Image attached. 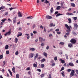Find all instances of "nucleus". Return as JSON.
Listing matches in <instances>:
<instances>
[{"label":"nucleus","instance_id":"obj_25","mask_svg":"<svg viewBox=\"0 0 78 78\" xmlns=\"http://www.w3.org/2000/svg\"><path fill=\"white\" fill-rule=\"evenodd\" d=\"M27 19H33V16H28L27 17Z\"/></svg>","mask_w":78,"mask_h":78},{"label":"nucleus","instance_id":"obj_3","mask_svg":"<svg viewBox=\"0 0 78 78\" xmlns=\"http://www.w3.org/2000/svg\"><path fill=\"white\" fill-rule=\"evenodd\" d=\"M58 13V11H56L55 13V15H57L56 16V17H58V16H62L63 15V14H61V13Z\"/></svg>","mask_w":78,"mask_h":78},{"label":"nucleus","instance_id":"obj_39","mask_svg":"<svg viewBox=\"0 0 78 78\" xmlns=\"http://www.w3.org/2000/svg\"><path fill=\"white\" fill-rule=\"evenodd\" d=\"M44 74H41V78H43V77H44Z\"/></svg>","mask_w":78,"mask_h":78},{"label":"nucleus","instance_id":"obj_62","mask_svg":"<svg viewBox=\"0 0 78 78\" xmlns=\"http://www.w3.org/2000/svg\"><path fill=\"white\" fill-rule=\"evenodd\" d=\"M76 73H77V75H78V70H76Z\"/></svg>","mask_w":78,"mask_h":78},{"label":"nucleus","instance_id":"obj_29","mask_svg":"<svg viewBox=\"0 0 78 78\" xmlns=\"http://www.w3.org/2000/svg\"><path fill=\"white\" fill-rule=\"evenodd\" d=\"M33 66L35 67H37V65L35 63H34L33 64Z\"/></svg>","mask_w":78,"mask_h":78},{"label":"nucleus","instance_id":"obj_22","mask_svg":"<svg viewBox=\"0 0 78 78\" xmlns=\"http://www.w3.org/2000/svg\"><path fill=\"white\" fill-rule=\"evenodd\" d=\"M8 48H9V46L8 45H6L5 46V49H8Z\"/></svg>","mask_w":78,"mask_h":78},{"label":"nucleus","instance_id":"obj_12","mask_svg":"<svg viewBox=\"0 0 78 78\" xmlns=\"http://www.w3.org/2000/svg\"><path fill=\"white\" fill-rule=\"evenodd\" d=\"M29 56L30 57H31V58H33V57L34 56V54H33V53H31L29 54Z\"/></svg>","mask_w":78,"mask_h":78},{"label":"nucleus","instance_id":"obj_8","mask_svg":"<svg viewBox=\"0 0 78 78\" xmlns=\"http://www.w3.org/2000/svg\"><path fill=\"white\" fill-rule=\"evenodd\" d=\"M66 15L67 16H73V14L72 13L70 12H67L66 13Z\"/></svg>","mask_w":78,"mask_h":78},{"label":"nucleus","instance_id":"obj_16","mask_svg":"<svg viewBox=\"0 0 78 78\" xmlns=\"http://www.w3.org/2000/svg\"><path fill=\"white\" fill-rule=\"evenodd\" d=\"M74 27L75 28L77 29L78 28V25L77 24H74Z\"/></svg>","mask_w":78,"mask_h":78},{"label":"nucleus","instance_id":"obj_30","mask_svg":"<svg viewBox=\"0 0 78 78\" xmlns=\"http://www.w3.org/2000/svg\"><path fill=\"white\" fill-rule=\"evenodd\" d=\"M69 23H71V22L72 21L71 20V19L70 18H69L68 19Z\"/></svg>","mask_w":78,"mask_h":78},{"label":"nucleus","instance_id":"obj_42","mask_svg":"<svg viewBox=\"0 0 78 78\" xmlns=\"http://www.w3.org/2000/svg\"><path fill=\"white\" fill-rule=\"evenodd\" d=\"M16 78H19V74H16Z\"/></svg>","mask_w":78,"mask_h":78},{"label":"nucleus","instance_id":"obj_63","mask_svg":"<svg viewBox=\"0 0 78 78\" xmlns=\"http://www.w3.org/2000/svg\"><path fill=\"white\" fill-rule=\"evenodd\" d=\"M44 31L45 32H47V30L45 29V28H44Z\"/></svg>","mask_w":78,"mask_h":78},{"label":"nucleus","instance_id":"obj_15","mask_svg":"<svg viewBox=\"0 0 78 78\" xmlns=\"http://www.w3.org/2000/svg\"><path fill=\"white\" fill-rule=\"evenodd\" d=\"M59 61H61V63L62 64H64V63H65V61L61 59H59Z\"/></svg>","mask_w":78,"mask_h":78},{"label":"nucleus","instance_id":"obj_36","mask_svg":"<svg viewBox=\"0 0 78 78\" xmlns=\"http://www.w3.org/2000/svg\"><path fill=\"white\" fill-rule=\"evenodd\" d=\"M53 8H51V10H50V11L51 12H53Z\"/></svg>","mask_w":78,"mask_h":78},{"label":"nucleus","instance_id":"obj_19","mask_svg":"<svg viewBox=\"0 0 78 78\" xmlns=\"http://www.w3.org/2000/svg\"><path fill=\"white\" fill-rule=\"evenodd\" d=\"M38 57V54H36V56L34 57V60H36V58H37Z\"/></svg>","mask_w":78,"mask_h":78},{"label":"nucleus","instance_id":"obj_56","mask_svg":"<svg viewBox=\"0 0 78 78\" xmlns=\"http://www.w3.org/2000/svg\"><path fill=\"white\" fill-rule=\"evenodd\" d=\"M37 71H38L39 72H41V70L40 69H37Z\"/></svg>","mask_w":78,"mask_h":78},{"label":"nucleus","instance_id":"obj_2","mask_svg":"<svg viewBox=\"0 0 78 78\" xmlns=\"http://www.w3.org/2000/svg\"><path fill=\"white\" fill-rule=\"evenodd\" d=\"M74 75H75V71L72 69L70 73L69 76L70 77H72V76H73Z\"/></svg>","mask_w":78,"mask_h":78},{"label":"nucleus","instance_id":"obj_40","mask_svg":"<svg viewBox=\"0 0 78 78\" xmlns=\"http://www.w3.org/2000/svg\"><path fill=\"white\" fill-rule=\"evenodd\" d=\"M6 20V19H4V20H2L1 21L2 22H5V21Z\"/></svg>","mask_w":78,"mask_h":78},{"label":"nucleus","instance_id":"obj_53","mask_svg":"<svg viewBox=\"0 0 78 78\" xmlns=\"http://www.w3.org/2000/svg\"><path fill=\"white\" fill-rule=\"evenodd\" d=\"M2 58H3V55H0V59H2Z\"/></svg>","mask_w":78,"mask_h":78},{"label":"nucleus","instance_id":"obj_54","mask_svg":"<svg viewBox=\"0 0 78 78\" xmlns=\"http://www.w3.org/2000/svg\"><path fill=\"white\" fill-rule=\"evenodd\" d=\"M33 33L34 34H37V31H34Z\"/></svg>","mask_w":78,"mask_h":78},{"label":"nucleus","instance_id":"obj_17","mask_svg":"<svg viewBox=\"0 0 78 78\" xmlns=\"http://www.w3.org/2000/svg\"><path fill=\"white\" fill-rule=\"evenodd\" d=\"M25 35H27V39H30V35L29 34H25Z\"/></svg>","mask_w":78,"mask_h":78},{"label":"nucleus","instance_id":"obj_49","mask_svg":"<svg viewBox=\"0 0 78 78\" xmlns=\"http://www.w3.org/2000/svg\"><path fill=\"white\" fill-rule=\"evenodd\" d=\"M66 34V36H69V33L67 32Z\"/></svg>","mask_w":78,"mask_h":78},{"label":"nucleus","instance_id":"obj_32","mask_svg":"<svg viewBox=\"0 0 78 78\" xmlns=\"http://www.w3.org/2000/svg\"><path fill=\"white\" fill-rule=\"evenodd\" d=\"M12 71H13V73H16V69H12Z\"/></svg>","mask_w":78,"mask_h":78},{"label":"nucleus","instance_id":"obj_21","mask_svg":"<svg viewBox=\"0 0 78 78\" xmlns=\"http://www.w3.org/2000/svg\"><path fill=\"white\" fill-rule=\"evenodd\" d=\"M68 47L69 48H72V44L71 43L69 44Z\"/></svg>","mask_w":78,"mask_h":78},{"label":"nucleus","instance_id":"obj_38","mask_svg":"<svg viewBox=\"0 0 78 78\" xmlns=\"http://www.w3.org/2000/svg\"><path fill=\"white\" fill-rule=\"evenodd\" d=\"M16 20L15 19H13V23H16Z\"/></svg>","mask_w":78,"mask_h":78},{"label":"nucleus","instance_id":"obj_18","mask_svg":"<svg viewBox=\"0 0 78 78\" xmlns=\"http://www.w3.org/2000/svg\"><path fill=\"white\" fill-rule=\"evenodd\" d=\"M71 6H72V7H75V4L73 3H71Z\"/></svg>","mask_w":78,"mask_h":78},{"label":"nucleus","instance_id":"obj_13","mask_svg":"<svg viewBox=\"0 0 78 78\" xmlns=\"http://www.w3.org/2000/svg\"><path fill=\"white\" fill-rule=\"evenodd\" d=\"M43 55L45 56V57H47V55H48V54L45 52H44L43 53Z\"/></svg>","mask_w":78,"mask_h":78},{"label":"nucleus","instance_id":"obj_34","mask_svg":"<svg viewBox=\"0 0 78 78\" xmlns=\"http://www.w3.org/2000/svg\"><path fill=\"white\" fill-rule=\"evenodd\" d=\"M22 30V27H19L18 30H19V31H21V30Z\"/></svg>","mask_w":78,"mask_h":78},{"label":"nucleus","instance_id":"obj_26","mask_svg":"<svg viewBox=\"0 0 78 78\" xmlns=\"http://www.w3.org/2000/svg\"><path fill=\"white\" fill-rule=\"evenodd\" d=\"M44 3H46V4H47L48 3H49V1H47V0H45V1L44 2Z\"/></svg>","mask_w":78,"mask_h":78},{"label":"nucleus","instance_id":"obj_23","mask_svg":"<svg viewBox=\"0 0 78 78\" xmlns=\"http://www.w3.org/2000/svg\"><path fill=\"white\" fill-rule=\"evenodd\" d=\"M50 27H53H53H55V24L53 25V23H51L50 24Z\"/></svg>","mask_w":78,"mask_h":78},{"label":"nucleus","instance_id":"obj_46","mask_svg":"<svg viewBox=\"0 0 78 78\" xmlns=\"http://www.w3.org/2000/svg\"><path fill=\"white\" fill-rule=\"evenodd\" d=\"M41 46L43 47V46H44V45H45V44L44 43H42L41 44Z\"/></svg>","mask_w":78,"mask_h":78},{"label":"nucleus","instance_id":"obj_28","mask_svg":"<svg viewBox=\"0 0 78 78\" xmlns=\"http://www.w3.org/2000/svg\"><path fill=\"white\" fill-rule=\"evenodd\" d=\"M5 8V6H2L0 8V10H1V9H4V8Z\"/></svg>","mask_w":78,"mask_h":78},{"label":"nucleus","instance_id":"obj_35","mask_svg":"<svg viewBox=\"0 0 78 78\" xmlns=\"http://www.w3.org/2000/svg\"><path fill=\"white\" fill-rule=\"evenodd\" d=\"M30 50L32 51H34V50H35V49H34V48H30Z\"/></svg>","mask_w":78,"mask_h":78},{"label":"nucleus","instance_id":"obj_47","mask_svg":"<svg viewBox=\"0 0 78 78\" xmlns=\"http://www.w3.org/2000/svg\"><path fill=\"white\" fill-rule=\"evenodd\" d=\"M54 59L55 61H56L57 60V57H55L54 58Z\"/></svg>","mask_w":78,"mask_h":78},{"label":"nucleus","instance_id":"obj_5","mask_svg":"<svg viewBox=\"0 0 78 78\" xmlns=\"http://www.w3.org/2000/svg\"><path fill=\"white\" fill-rule=\"evenodd\" d=\"M11 34V30H9V32L6 33L5 34V36H6L7 35L9 36Z\"/></svg>","mask_w":78,"mask_h":78},{"label":"nucleus","instance_id":"obj_33","mask_svg":"<svg viewBox=\"0 0 78 78\" xmlns=\"http://www.w3.org/2000/svg\"><path fill=\"white\" fill-rule=\"evenodd\" d=\"M19 55V52H18V51H17L16 52H15V55Z\"/></svg>","mask_w":78,"mask_h":78},{"label":"nucleus","instance_id":"obj_10","mask_svg":"<svg viewBox=\"0 0 78 78\" xmlns=\"http://www.w3.org/2000/svg\"><path fill=\"white\" fill-rule=\"evenodd\" d=\"M69 65L71 67H73L74 66V64L72 62L69 63Z\"/></svg>","mask_w":78,"mask_h":78},{"label":"nucleus","instance_id":"obj_11","mask_svg":"<svg viewBox=\"0 0 78 78\" xmlns=\"http://www.w3.org/2000/svg\"><path fill=\"white\" fill-rule=\"evenodd\" d=\"M18 34L17 35V37H19V36H22V33H21V32H18Z\"/></svg>","mask_w":78,"mask_h":78},{"label":"nucleus","instance_id":"obj_20","mask_svg":"<svg viewBox=\"0 0 78 78\" xmlns=\"http://www.w3.org/2000/svg\"><path fill=\"white\" fill-rule=\"evenodd\" d=\"M61 9V6H57L56 9L57 10H59V9Z\"/></svg>","mask_w":78,"mask_h":78},{"label":"nucleus","instance_id":"obj_52","mask_svg":"<svg viewBox=\"0 0 78 78\" xmlns=\"http://www.w3.org/2000/svg\"><path fill=\"white\" fill-rule=\"evenodd\" d=\"M55 31H59V29H56L55 30Z\"/></svg>","mask_w":78,"mask_h":78},{"label":"nucleus","instance_id":"obj_31","mask_svg":"<svg viewBox=\"0 0 78 78\" xmlns=\"http://www.w3.org/2000/svg\"><path fill=\"white\" fill-rule=\"evenodd\" d=\"M44 64H42L41 65V68H44Z\"/></svg>","mask_w":78,"mask_h":78},{"label":"nucleus","instance_id":"obj_50","mask_svg":"<svg viewBox=\"0 0 78 78\" xmlns=\"http://www.w3.org/2000/svg\"><path fill=\"white\" fill-rule=\"evenodd\" d=\"M51 74H49V76L48 77V78H51Z\"/></svg>","mask_w":78,"mask_h":78},{"label":"nucleus","instance_id":"obj_7","mask_svg":"<svg viewBox=\"0 0 78 78\" xmlns=\"http://www.w3.org/2000/svg\"><path fill=\"white\" fill-rule=\"evenodd\" d=\"M46 18L48 19H52L53 17L52 16H50L48 15L46 16Z\"/></svg>","mask_w":78,"mask_h":78},{"label":"nucleus","instance_id":"obj_27","mask_svg":"<svg viewBox=\"0 0 78 78\" xmlns=\"http://www.w3.org/2000/svg\"><path fill=\"white\" fill-rule=\"evenodd\" d=\"M62 76H63L64 77L65 76V75H64V71H62Z\"/></svg>","mask_w":78,"mask_h":78},{"label":"nucleus","instance_id":"obj_57","mask_svg":"<svg viewBox=\"0 0 78 78\" xmlns=\"http://www.w3.org/2000/svg\"><path fill=\"white\" fill-rule=\"evenodd\" d=\"M12 9H14L12 8H9L10 11H11V10H12Z\"/></svg>","mask_w":78,"mask_h":78},{"label":"nucleus","instance_id":"obj_4","mask_svg":"<svg viewBox=\"0 0 78 78\" xmlns=\"http://www.w3.org/2000/svg\"><path fill=\"white\" fill-rule=\"evenodd\" d=\"M65 26L67 28L68 30H70V28H72V26H70L69 27V26L67 24H65Z\"/></svg>","mask_w":78,"mask_h":78},{"label":"nucleus","instance_id":"obj_44","mask_svg":"<svg viewBox=\"0 0 78 78\" xmlns=\"http://www.w3.org/2000/svg\"><path fill=\"white\" fill-rule=\"evenodd\" d=\"M61 45H64V43L63 42H61L59 43Z\"/></svg>","mask_w":78,"mask_h":78},{"label":"nucleus","instance_id":"obj_9","mask_svg":"<svg viewBox=\"0 0 78 78\" xmlns=\"http://www.w3.org/2000/svg\"><path fill=\"white\" fill-rule=\"evenodd\" d=\"M18 17H22V13H21V12H19L18 13Z\"/></svg>","mask_w":78,"mask_h":78},{"label":"nucleus","instance_id":"obj_55","mask_svg":"<svg viewBox=\"0 0 78 78\" xmlns=\"http://www.w3.org/2000/svg\"><path fill=\"white\" fill-rule=\"evenodd\" d=\"M63 66L64 67H66L67 66V64L66 63H65L64 65H63Z\"/></svg>","mask_w":78,"mask_h":78},{"label":"nucleus","instance_id":"obj_41","mask_svg":"<svg viewBox=\"0 0 78 78\" xmlns=\"http://www.w3.org/2000/svg\"><path fill=\"white\" fill-rule=\"evenodd\" d=\"M73 34L74 35H77L76 33L75 32H73Z\"/></svg>","mask_w":78,"mask_h":78},{"label":"nucleus","instance_id":"obj_24","mask_svg":"<svg viewBox=\"0 0 78 78\" xmlns=\"http://www.w3.org/2000/svg\"><path fill=\"white\" fill-rule=\"evenodd\" d=\"M44 61H45V58H43L42 60H41V62H44Z\"/></svg>","mask_w":78,"mask_h":78},{"label":"nucleus","instance_id":"obj_61","mask_svg":"<svg viewBox=\"0 0 78 78\" xmlns=\"http://www.w3.org/2000/svg\"><path fill=\"white\" fill-rule=\"evenodd\" d=\"M63 3H64V2H61V6H62V5H63Z\"/></svg>","mask_w":78,"mask_h":78},{"label":"nucleus","instance_id":"obj_51","mask_svg":"<svg viewBox=\"0 0 78 78\" xmlns=\"http://www.w3.org/2000/svg\"><path fill=\"white\" fill-rule=\"evenodd\" d=\"M35 27H36V25L35 24H34L33 25V28H35Z\"/></svg>","mask_w":78,"mask_h":78},{"label":"nucleus","instance_id":"obj_45","mask_svg":"<svg viewBox=\"0 0 78 78\" xmlns=\"http://www.w3.org/2000/svg\"><path fill=\"white\" fill-rule=\"evenodd\" d=\"M67 70L68 72H70V71H71L72 70L71 69H68Z\"/></svg>","mask_w":78,"mask_h":78},{"label":"nucleus","instance_id":"obj_48","mask_svg":"<svg viewBox=\"0 0 78 78\" xmlns=\"http://www.w3.org/2000/svg\"><path fill=\"white\" fill-rule=\"evenodd\" d=\"M6 54H9V51H6Z\"/></svg>","mask_w":78,"mask_h":78},{"label":"nucleus","instance_id":"obj_14","mask_svg":"<svg viewBox=\"0 0 78 78\" xmlns=\"http://www.w3.org/2000/svg\"><path fill=\"white\" fill-rule=\"evenodd\" d=\"M18 41H19V39L17 37H15V43H17V42H18Z\"/></svg>","mask_w":78,"mask_h":78},{"label":"nucleus","instance_id":"obj_59","mask_svg":"<svg viewBox=\"0 0 78 78\" xmlns=\"http://www.w3.org/2000/svg\"><path fill=\"white\" fill-rule=\"evenodd\" d=\"M55 66V63H53L52 65V66Z\"/></svg>","mask_w":78,"mask_h":78},{"label":"nucleus","instance_id":"obj_64","mask_svg":"<svg viewBox=\"0 0 78 78\" xmlns=\"http://www.w3.org/2000/svg\"><path fill=\"white\" fill-rule=\"evenodd\" d=\"M57 34H61V32H57Z\"/></svg>","mask_w":78,"mask_h":78},{"label":"nucleus","instance_id":"obj_6","mask_svg":"<svg viewBox=\"0 0 78 78\" xmlns=\"http://www.w3.org/2000/svg\"><path fill=\"white\" fill-rule=\"evenodd\" d=\"M39 40L41 42H43V41H45V40L44 39H43V38H42L41 37H39Z\"/></svg>","mask_w":78,"mask_h":78},{"label":"nucleus","instance_id":"obj_37","mask_svg":"<svg viewBox=\"0 0 78 78\" xmlns=\"http://www.w3.org/2000/svg\"><path fill=\"white\" fill-rule=\"evenodd\" d=\"M65 56H66V59H69V57H68V55H67V54H65Z\"/></svg>","mask_w":78,"mask_h":78},{"label":"nucleus","instance_id":"obj_58","mask_svg":"<svg viewBox=\"0 0 78 78\" xmlns=\"http://www.w3.org/2000/svg\"><path fill=\"white\" fill-rule=\"evenodd\" d=\"M8 12H5V16H8Z\"/></svg>","mask_w":78,"mask_h":78},{"label":"nucleus","instance_id":"obj_60","mask_svg":"<svg viewBox=\"0 0 78 78\" xmlns=\"http://www.w3.org/2000/svg\"><path fill=\"white\" fill-rule=\"evenodd\" d=\"M2 35L1 34H0V40L1 39V38H2Z\"/></svg>","mask_w":78,"mask_h":78},{"label":"nucleus","instance_id":"obj_1","mask_svg":"<svg viewBox=\"0 0 78 78\" xmlns=\"http://www.w3.org/2000/svg\"><path fill=\"white\" fill-rule=\"evenodd\" d=\"M70 42L72 44H75L76 42V41L75 38H72L71 39Z\"/></svg>","mask_w":78,"mask_h":78},{"label":"nucleus","instance_id":"obj_43","mask_svg":"<svg viewBox=\"0 0 78 78\" xmlns=\"http://www.w3.org/2000/svg\"><path fill=\"white\" fill-rule=\"evenodd\" d=\"M73 19L75 20H76L77 19V17H73Z\"/></svg>","mask_w":78,"mask_h":78}]
</instances>
